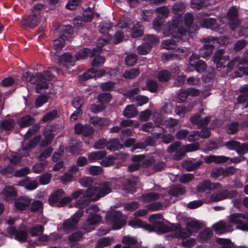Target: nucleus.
Masks as SVG:
<instances>
[{"label": "nucleus", "mask_w": 248, "mask_h": 248, "mask_svg": "<svg viewBox=\"0 0 248 248\" xmlns=\"http://www.w3.org/2000/svg\"><path fill=\"white\" fill-rule=\"evenodd\" d=\"M185 5L182 3H175L173 6V10L175 12L171 22H168L163 28V33L165 36L171 35L174 38H179L185 34L193 21V17L191 14L187 13L185 16L184 25L181 16L183 12Z\"/></svg>", "instance_id": "f257e3e1"}, {"label": "nucleus", "mask_w": 248, "mask_h": 248, "mask_svg": "<svg viewBox=\"0 0 248 248\" xmlns=\"http://www.w3.org/2000/svg\"><path fill=\"white\" fill-rule=\"evenodd\" d=\"M45 77L41 73L37 74L36 76H33L30 73L26 72L23 75V78L32 84H36V91L37 93H39L41 92V89H47L48 87L46 81L52 79V77L48 70L45 72Z\"/></svg>", "instance_id": "f03ea898"}, {"label": "nucleus", "mask_w": 248, "mask_h": 248, "mask_svg": "<svg viewBox=\"0 0 248 248\" xmlns=\"http://www.w3.org/2000/svg\"><path fill=\"white\" fill-rule=\"evenodd\" d=\"M235 67V74L236 77H241L244 74L248 75V51H246L242 58L235 57L228 63V72Z\"/></svg>", "instance_id": "7ed1b4c3"}, {"label": "nucleus", "mask_w": 248, "mask_h": 248, "mask_svg": "<svg viewBox=\"0 0 248 248\" xmlns=\"http://www.w3.org/2000/svg\"><path fill=\"white\" fill-rule=\"evenodd\" d=\"M105 218L107 223L111 226L112 230L120 229L126 224V220L121 211L108 212Z\"/></svg>", "instance_id": "20e7f679"}, {"label": "nucleus", "mask_w": 248, "mask_h": 248, "mask_svg": "<svg viewBox=\"0 0 248 248\" xmlns=\"http://www.w3.org/2000/svg\"><path fill=\"white\" fill-rule=\"evenodd\" d=\"M100 31L103 34V38L98 39L97 43V47L92 50V55H95L101 51V47L107 44L108 42L111 38L108 31L111 28L112 25L110 22H102L99 25Z\"/></svg>", "instance_id": "39448f33"}, {"label": "nucleus", "mask_w": 248, "mask_h": 248, "mask_svg": "<svg viewBox=\"0 0 248 248\" xmlns=\"http://www.w3.org/2000/svg\"><path fill=\"white\" fill-rule=\"evenodd\" d=\"M199 148V145L198 143L190 144L180 148L179 142H177L170 145L167 150L169 153H171L179 149V151L174 156L176 159L179 160L186 153L196 151Z\"/></svg>", "instance_id": "423d86ee"}, {"label": "nucleus", "mask_w": 248, "mask_h": 248, "mask_svg": "<svg viewBox=\"0 0 248 248\" xmlns=\"http://www.w3.org/2000/svg\"><path fill=\"white\" fill-rule=\"evenodd\" d=\"M229 220L232 227L235 225L236 229L248 231V213L232 214L229 216Z\"/></svg>", "instance_id": "0eeeda50"}, {"label": "nucleus", "mask_w": 248, "mask_h": 248, "mask_svg": "<svg viewBox=\"0 0 248 248\" xmlns=\"http://www.w3.org/2000/svg\"><path fill=\"white\" fill-rule=\"evenodd\" d=\"M161 215L159 214H153L149 217V220L154 226V228L151 227L153 229V231L156 229H158V233L159 234L172 232L174 226L171 224H163L161 221Z\"/></svg>", "instance_id": "6e6552de"}, {"label": "nucleus", "mask_w": 248, "mask_h": 248, "mask_svg": "<svg viewBox=\"0 0 248 248\" xmlns=\"http://www.w3.org/2000/svg\"><path fill=\"white\" fill-rule=\"evenodd\" d=\"M85 194L86 200H84L82 203L80 200L78 201L76 204V206L82 208L87 204L88 200L95 201L104 197V194L102 192H99L98 187L96 186L90 187Z\"/></svg>", "instance_id": "1a4fd4ad"}, {"label": "nucleus", "mask_w": 248, "mask_h": 248, "mask_svg": "<svg viewBox=\"0 0 248 248\" xmlns=\"http://www.w3.org/2000/svg\"><path fill=\"white\" fill-rule=\"evenodd\" d=\"M61 31V36L58 39H55L53 43L54 49L58 51L61 50L64 46V38H67L68 36L71 34L72 32V28L71 26H61L60 27Z\"/></svg>", "instance_id": "9d476101"}, {"label": "nucleus", "mask_w": 248, "mask_h": 248, "mask_svg": "<svg viewBox=\"0 0 248 248\" xmlns=\"http://www.w3.org/2000/svg\"><path fill=\"white\" fill-rule=\"evenodd\" d=\"M237 195V192L235 190H225L213 193L210 198L204 199V202L210 203L211 202H218L226 199L233 198Z\"/></svg>", "instance_id": "9b49d317"}, {"label": "nucleus", "mask_w": 248, "mask_h": 248, "mask_svg": "<svg viewBox=\"0 0 248 248\" xmlns=\"http://www.w3.org/2000/svg\"><path fill=\"white\" fill-rule=\"evenodd\" d=\"M209 15L205 13L201 12L197 16V22L202 28L211 29L213 30L217 31L218 25L216 23V20L214 18L205 16Z\"/></svg>", "instance_id": "f8f14e48"}, {"label": "nucleus", "mask_w": 248, "mask_h": 248, "mask_svg": "<svg viewBox=\"0 0 248 248\" xmlns=\"http://www.w3.org/2000/svg\"><path fill=\"white\" fill-rule=\"evenodd\" d=\"M102 217L98 214L92 212L82 225V229L87 232L93 230L102 222Z\"/></svg>", "instance_id": "ddd939ff"}, {"label": "nucleus", "mask_w": 248, "mask_h": 248, "mask_svg": "<svg viewBox=\"0 0 248 248\" xmlns=\"http://www.w3.org/2000/svg\"><path fill=\"white\" fill-rule=\"evenodd\" d=\"M172 234L175 235L176 237L182 240V245L186 247H191L194 246L196 243V240L195 239L191 238L188 239L186 238L189 236L187 235L186 232L182 231L180 229L179 225L174 227V230L171 232Z\"/></svg>", "instance_id": "4468645a"}, {"label": "nucleus", "mask_w": 248, "mask_h": 248, "mask_svg": "<svg viewBox=\"0 0 248 248\" xmlns=\"http://www.w3.org/2000/svg\"><path fill=\"white\" fill-rule=\"evenodd\" d=\"M52 151V149L51 148H48L46 149L44 152L42 153L39 156H38V160L42 162L41 163H36L33 166L32 170L34 172L39 173L44 170L47 164V161L45 160L50 156Z\"/></svg>", "instance_id": "2eb2a0df"}, {"label": "nucleus", "mask_w": 248, "mask_h": 248, "mask_svg": "<svg viewBox=\"0 0 248 248\" xmlns=\"http://www.w3.org/2000/svg\"><path fill=\"white\" fill-rule=\"evenodd\" d=\"M225 145L228 149L235 150L240 155L248 153V143H247L241 144L236 140H231L227 142Z\"/></svg>", "instance_id": "dca6fc26"}, {"label": "nucleus", "mask_w": 248, "mask_h": 248, "mask_svg": "<svg viewBox=\"0 0 248 248\" xmlns=\"http://www.w3.org/2000/svg\"><path fill=\"white\" fill-rule=\"evenodd\" d=\"M7 232L10 237H14L18 241L24 242L27 241L28 234L26 230L22 229H16L12 227L7 228Z\"/></svg>", "instance_id": "f3484780"}, {"label": "nucleus", "mask_w": 248, "mask_h": 248, "mask_svg": "<svg viewBox=\"0 0 248 248\" xmlns=\"http://www.w3.org/2000/svg\"><path fill=\"white\" fill-rule=\"evenodd\" d=\"M217 45H218L217 43H215L211 38L206 39L204 45L199 50L200 56L203 58L210 56L213 52V48L216 47Z\"/></svg>", "instance_id": "a211bd4d"}, {"label": "nucleus", "mask_w": 248, "mask_h": 248, "mask_svg": "<svg viewBox=\"0 0 248 248\" xmlns=\"http://www.w3.org/2000/svg\"><path fill=\"white\" fill-rule=\"evenodd\" d=\"M224 49L218 50L215 53L213 57L214 62L216 63L218 70H221L223 68H226L224 64L229 60L228 55H224Z\"/></svg>", "instance_id": "6ab92c4d"}, {"label": "nucleus", "mask_w": 248, "mask_h": 248, "mask_svg": "<svg viewBox=\"0 0 248 248\" xmlns=\"http://www.w3.org/2000/svg\"><path fill=\"white\" fill-rule=\"evenodd\" d=\"M83 215V211L82 210H78L71 218L63 222V229L68 230L75 228Z\"/></svg>", "instance_id": "aec40b11"}, {"label": "nucleus", "mask_w": 248, "mask_h": 248, "mask_svg": "<svg viewBox=\"0 0 248 248\" xmlns=\"http://www.w3.org/2000/svg\"><path fill=\"white\" fill-rule=\"evenodd\" d=\"M199 56L196 54H193L189 58V65L194 67L197 72L202 73L206 68L205 62L202 60H198Z\"/></svg>", "instance_id": "412c9836"}, {"label": "nucleus", "mask_w": 248, "mask_h": 248, "mask_svg": "<svg viewBox=\"0 0 248 248\" xmlns=\"http://www.w3.org/2000/svg\"><path fill=\"white\" fill-rule=\"evenodd\" d=\"M221 186L218 183H212L208 180H204L200 183L197 187L198 192L213 191L215 189H220Z\"/></svg>", "instance_id": "4be33fe9"}, {"label": "nucleus", "mask_w": 248, "mask_h": 248, "mask_svg": "<svg viewBox=\"0 0 248 248\" xmlns=\"http://www.w3.org/2000/svg\"><path fill=\"white\" fill-rule=\"evenodd\" d=\"M237 14L238 12L235 7H231L228 12L229 25L231 30H235L240 24V21L237 18Z\"/></svg>", "instance_id": "5701e85b"}, {"label": "nucleus", "mask_w": 248, "mask_h": 248, "mask_svg": "<svg viewBox=\"0 0 248 248\" xmlns=\"http://www.w3.org/2000/svg\"><path fill=\"white\" fill-rule=\"evenodd\" d=\"M213 229L217 233H222L233 230L231 224L230 223L229 218L228 222L220 221L213 225Z\"/></svg>", "instance_id": "b1692460"}, {"label": "nucleus", "mask_w": 248, "mask_h": 248, "mask_svg": "<svg viewBox=\"0 0 248 248\" xmlns=\"http://www.w3.org/2000/svg\"><path fill=\"white\" fill-rule=\"evenodd\" d=\"M162 208V205L159 202L149 204L146 209H139L134 213L135 217H141L148 214V211L157 210Z\"/></svg>", "instance_id": "393cba45"}, {"label": "nucleus", "mask_w": 248, "mask_h": 248, "mask_svg": "<svg viewBox=\"0 0 248 248\" xmlns=\"http://www.w3.org/2000/svg\"><path fill=\"white\" fill-rule=\"evenodd\" d=\"M155 119V123L157 124V127H158L160 125H165L166 127L169 128H173L176 125L178 124V121L176 119L170 118L167 120L163 121L162 117L158 116V114L155 113L154 115Z\"/></svg>", "instance_id": "a878e982"}, {"label": "nucleus", "mask_w": 248, "mask_h": 248, "mask_svg": "<svg viewBox=\"0 0 248 248\" xmlns=\"http://www.w3.org/2000/svg\"><path fill=\"white\" fill-rule=\"evenodd\" d=\"M247 127H248V120L244 122L240 126L237 122L230 123L226 126V130L228 134H234L239 129Z\"/></svg>", "instance_id": "bb28decb"}, {"label": "nucleus", "mask_w": 248, "mask_h": 248, "mask_svg": "<svg viewBox=\"0 0 248 248\" xmlns=\"http://www.w3.org/2000/svg\"><path fill=\"white\" fill-rule=\"evenodd\" d=\"M202 223H200L198 220L190 219L186 223V230L183 231L184 232H186L187 233V236H190L193 232L198 231V230L202 227Z\"/></svg>", "instance_id": "cd10ccee"}, {"label": "nucleus", "mask_w": 248, "mask_h": 248, "mask_svg": "<svg viewBox=\"0 0 248 248\" xmlns=\"http://www.w3.org/2000/svg\"><path fill=\"white\" fill-rule=\"evenodd\" d=\"M31 200L28 197H20L15 201V206L19 210H24L30 205Z\"/></svg>", "instance_id": "c85d7f7f"}, {"label": "nucleus", "mask_w": 248, "mask_h": 248, "mask_svg": "<svg viewBox=\"0 0 248 248\" xmlns=\"http://www.w3.org/2000/svg\"><path fill=\"white\" fill-rule=\"evenodd\" d=\"M203 113L197 114L192 116L190 119L191 122L198 127L207 125L210 121L209 117H203Z\"/></svg>", "instance_id": "c756f323"}, {"label": "nucleus", "mask_w": 248, "mask_h": 248, "mask_svg": "<svg viewBox=\"0 0 248 248\" xmlns=\"http://www.w3.org/2000/svg\"><path fill=\"white\" fill-rule=\"evenodd\" d=\"M76 61V57H73L69 53H63L59 58L60 64L63 65L74 66Z\"/></svg>", "instance_id": "7c9ffc66"}, {"label": "nucleus", "mask_w": 248, "mask_h": 248, "mask_svg": "<svg viewBox=\"0 0 248 248\" xmlns=\"http://www.w3.org/2000/svg\"><path fill=\"white\" fill-rule=\"evenodd\" d=\"M210 135V131L208 128H203L201 133L198 131L193 132L188 137L189 141L198 140L200 138H206Z\"/></svg>", "instance_id": "2f4dec72"}, {"label": "nucleus", "mask_w": 248, "mask_h": 248, "mask_svg": "<svg viewBox=\"0 0 248 248\" xmlns=\"http://www.w3.org/2000/svg\"><path fill=\"white\" fill-rule=\"evenodd\" d=\"M128 225L135 229L141 228L150 232L153 231V229L149 225L144 223L141 219L137 217L130 220L128 222Z\"/></svg>", "instance_id": "473e14b6"}, {"label": "nucleus", "mask_w": 248, "mask_h": 248, "mask_svg": "<svg viewBox=\"0 0 248 248\" xmlns=\"http://www.w3.org/2000/svg\"><path fill=\"white\" fill-rule=\"evenodd\" d=\"M229 159L228 157L223 155H210L206 156L204 158V161L206 163H222L227 162Z\"/></svg>", "instance_id": "72a5a7b5"}, {"label": "nucleus", "mask_w": 248, "mask_h": 248, "mask_svg": "<svg viewBox=\"0 0 248 248\" xmlns=\"http://www.w3.org/2000/svg\"><path fill=\"white\" fill-rule=\"evenodd\" d=\"M41 17L38 16L36 15L31 14L26 17L23 20V24L29 27H33L36 26L40 21Z\"/></svg>", "instance_id": "f704fd0d"}, {"label": "nucleus", "mask_w": 248, "mask_h": 248, "mask_svg": "<svg viewBox=\"0 0 248 248\" xmlns=\"http://www.w3.org/2000/svg\"><path fill=\"white\" fill-rule=\"evenodd\" d=\"M75 130L77 134H82L85 136L91 135L93 129L89 125H83L80 124H77L75 126Z\"/></svg>", "instance_id": "c9c22d12"}, {"label": "nucleus", "mask_w": 248, "mask_h": 248, "mask_svg": "<svg viewBox=\"0 0 248 248\" xmlns=\"http://www.w3.org/2000/svg\"><path fill=\"white\" fill-rule=\"evenodd\" d=\"M215 4V1L213 0H207L206 1H202V0H192L190 5L192 8L198 10L201 8L207 7Z\"/></svg>", "instance_id": "e433bc0d"}, {"label": "nucleus", "mask_w": 248, "mask_h": 248, "mask_svg": "<svg viewBox=\"0 0 248 248\" xmlns=\"http://www.w3.org/2000/svg\"><path fill=\"white\" fill-rule=\"evenodd\" d=\"M3 198L6 201H10L16 196V191L13 186H6L2 191Z\"/></svg>", "instance_id": "4c0bfd02"}, {"label": "nucleus", "mask_w": 248, "mask_h": 248, "mask_svg": "<svg viewBox=\"0 0 248 248\" xmlns=\"http://www.w3.org/2000/svg\"><path fill=\"white\" fill-rule=\"evenodd\" d=\"M63 195L64 191L62 189L57 190L49 197L48 200L49 204L52 206H59L60 200Z\"/></svg>", "instance_id": "58836bf2"}, {"label": "nucleus", "mask_w": 248, "mask_h": 248, "mask_svg": "<svg viewBox=\"0 0 248 248\" xmlns=\"http://www.w3.org/2000/svg\"><path fill=\"white\" fill-rule=\"evenodd\" d=\"M123 243L126 246L123 248H140V245L138 243L137 240L130 236H125L123 238Z\"/></svg>", "instance_id": "ea45409f"}, {"label": "nucleus", "mask_w": 248, "mask_h": 248, "mask_svg": "<svg viewBox=\"0 0 248 248\" xmlns=\"http://www.w3.org/2000/svg\"><path fill=\"white\" fill-rule=\"evenodd\" d=\"M144 158L143 155H137L133 157V163H132L128 167V170L130 171H134L137 170L141 166L140 162Z\"/></svg>", "instance_id": "a19ab883"}, {"label": "nucleus", "mask_w": 248, "mask_h": 248, "mask_svg": "<svg viewBox=\"0 0 248 248\" xmlns=\"http://www.w3.org/2000/svg\"><path fill=\"white\" fill-rule=\"evenodd\" d=\"M216 242L220 245H223L221 248H234L235 246L231 242V240L228 239L217 238L216 239ZM238 248H248V247L246 246H240Z\"/></svg>", "instance_id": "79ce46f5"}, {"label": "nucleus", "mask_w": 248, "mask_h": 248, "mask_svg": "<svg viewBox=\"0 0 248 248\" xmlns=\"http://www.w3.org/2000/svg\"><path fill=\"white\" fill-rule=\"evenodd\" d=\"M138 111L136 108L133 105L127 106L123 111V115L127 118H133L138 114Z\"/></svg>", "instance_id": "37998d69"}, {"label": "nucleus", "mask_w": 248, "mask_h": 248, "mask_svg": "<svg viewBox=\"0 0 248 248\" xmlns=\"http://www.w3.org/2000/svg\"><path fill=\"white\" fill-rule=\"evenodd\" d=\"M20 185L24 186L28 190H33L37 187L38 183L36 181H30L29 178L28 177L23 180Z\"/></svg>", "instance_id": "c03bdc74"}, {"label": "nucleus", "mask_w": 248, "mask_h": 248, "mask_svg": "<svg viewBox=\"0 0 248 248\" xmlns=\"http://www.w3.org/2000/svg\"><path fill=\"white\" fill-rule=\"evenodd\" d=\"M186 192L185 188L182 186H177L171 187L169 190V194L172 196L179 198Z\"/></svg>", "instance_id": "a18cd8bd"}, {"label": "nucleus", "mask_w": 248, "mask_h": 248, "mask_svg": "<svg viewBox=\"0 0 248 248\" xmlns=\"http://www.w3.org/2000/svg\"><path fill=\"white\" fill-rule=\"evenodd\" d=\"M106 155V153L103 151L92 152L88 155V159L89 162H93L102 159Z\"/></svg>", "instance_id": "49530a36"}, {"label": "nucleus", "mask_w": 248, "mask_h": 248, "mask_svg": "<svg viewBox=\"0 0 248 248\" xmlns=\"http://www.w3.org/2000/svg\"><path fill=\"white\" fill-rule=\"evenodd\" d=\"M193 108V105L189 104L187 107H186L183 106H178L176 107L175 110V112L179 117H184V115L188 112L191 111Z\"/></svg>", "instance_id": "de8ad7c7"}, {"label": "nucleus", "mask_w": 248, "mask_h": 248, "mask_svg": "<svg viewBox=\"0 0 248 248\" xmlns=\"http://www.w3.org/2000/svg\"><path fill=\"white\" fill-rule=\"evenodd\" d=\"M212 235V232L209 228H206L202 231L198 235V239L201 242L208 240Z\"/></svg>", "instance_id": "09e8293b"}, {"label": "nucleus", "mask_w": 248, "mask_h": 248, "mask_svg": "<svg viewBox=\"0 0 248 248\" xmlns=\"http://www.w3.org/2000/svg\"><path fill=\"white\" fill-rule=\"evenodd\" d=\"M143 33V27L139 23H137L133 27L132 31H131V35L132 37H138L140 36Z\"/></svg>", "instance_id": "8fccbe9b"}, {"label": "nucleus", "mask_w": 248, "mask_h": 248, "mask_svg": "<svg viewBox=\"0 0 248 248\" xmlns=\"http://www.w3.org/2000/svg\"><path fill=\"white\" fill-rule=\"evenodd\" d=\"M90 122L95 126H103L108 124V121L107 119H102L97 116L91 118Z\"/></svg>", "instance_id": "3c124183"}, {"label": "nucleus", "mask_w": 248, "mask_h": 248, "mask_svg": "<svg viewBox=\"0 0 248 248\" xmlns=\"http://www.w3.org/2000/svg\"><path fill=\"white\" fill-rule=\"evenodd\" d=\"M159 198V195L156 193H149L142 196V201L145 203L152 202Z\"/></svg>", "instance_id": "603ef678"}, {"label": "nucleus", "mask_w": 248, "mask_h": 248, "mask_svg": "<svg viewBox=\"0 0 248 248\" xmlns=\"http://www.w3.org/2000/svg\"><path fill=\"white\" fill-rule=\"evenodd\" d=\"M89 54H90V56H94V55H92V51L87 48H85L80 50L77 55H76V61L85 58Z\"/></svg>", "instance_id": "864d4df0"}, {"label": "nucleus", "mask_w": 248, "mask_h": 248, "mask_svg": "<svg viewBox=\"0 0 248 248\" xmlns=\"http://www.w3.org/2000/svg\"><path fill=\"white\" fill-rule=\"evenodd\" d=\"M34 122L33 119L30 116H27L19 119L18 123L21 127L28 126Z\"/></svg>", "instance_id": "5fc2aeb1"}, {"label": "nucleus", "mask_w": 248, "mask_h": 248, "mask_svg": "<svg viewBox=\"0 0 248 248\" xmlns=\"http://www.w3.org/2000/svg\"><path fill=\"white\" fill-rule=\"evenodd\" d=\"M140 74L139 70L133 68L129 70H126L124 74V77L125 78L133 79L137 77Z\"/></svg>", "instance_id": "6e6d98bb"}, {"label": "nucleus", "mask_w": 248, "mask_h": 248, "mask_svg": "<svg viewBox=\"0 0 248 248\" xmlns=\"http://www.w3.org/2000/svg\"><path fill=\"white\" fill-rule=\"evenodd\" d=\"M122 146L119 143L118 140L113 139L107 143V148L109 150H116L122 148Z\"/></svg>", "instance_id": "4d7b16f0"}, {"label": "nucleus", "mask_w": 248, "mask_h": 248, "mask_svg": "<svg viewBox=\"0 0 248 248\" xmlns=\"http://www.w3.org/2000/svg\"><path fill=\"white\" fill-rule=\"evenodd\" d=\"M111 95L108 93H100L98 96V103L104 105L108 103L111 100Z\"/></svg>", "instance_id": "13d9d810"}, {"label": "nucleus", "mask_w": 248, "mask_h": 248, "mask_svg": "<svg viewBox=\"0 0 248 248\" xmlns=\"http://www.w3.org/2000/svg\"><path fill=\"white\" fill-rule=\"evenodd\" d=\"M44 231V228L42 225H36L30 229V232L32 236H36L41 235Z\"/></svg>", "instance_id": "bf43d9fd"}, {"label": "nucleus", "mask_w": 248, "mask_h": 248, "mask_svg": "<svg viewBox=\"0 0 248 248\" xmlns=\"http://www.w3.org/2000/svg\"><path fill=\"white\" fill-rule=\"evenodd\" d=\"M171 77V74L167 70H162L159 72L157 78L159 81H167Z\"/></svg>", "instance_id": "052dcab7"}, {"label": "nucleus", "mask_w": 248, "mask_h": 248, "mask_svg": "<svg viewBox=\"0 0 248 248\" xmlns=\"http://www.w3.org/2000/svg\"><path fill=\"white\" fill-rule=\"evenodd\" d=\"M71 198L72 199L80 198L79 200H80L81 203H82L84 200H86V194L83 190L80 189L72 193Z\"/></svg>", "instance_id": "680f3d73"}, {"label": "nucleus", "mask_w": 248, "mask_h": 248, "mask_svg": "<svg viewBox=\"0 0 248 248\" xmlns=\"http://www.w3.org/2000/svg\"><path fill=\"white\" fill-rule=\"evenodd\" d=\"M145 40L146 42L145 43L147 44L148 46H151V47L153 46L158 44L159 42L158 38L153 35H149L147 36L145 38Z\"/></svg>", "instance_id": "e2e57ef3"}, {"label": "nucleus", "mask_w": 248, "mask_h": 248, "mask_svg": "<svg viewBox=\"0 0 248 248\" xmlns=\"http://www.w3.org/2000/svg\"><path fill=\"white\" fill-rule=\"evenodd\" d=\"M140 123L138 121H135L131 120H124L120 124L121 127H127L133 126L135 128L138 127Z\"/></svg>", "instance_id": "0e129e2a"}, {"label": "nucleus", "mask_w": 248, "mask_h": 248, "mask_svg": "<svg viewBox=\"0 0 248 248\" xmlns=\"http://www.w3.org/2000/svg\"><path fill=\"white\" fill-rule=\"evenodd\" d=\"M98 188L99 192H102L104 194V196L110 193L111 190V187L108 183L101 184Z\"/></svg>", "instance_id": "69168bd1"}, {"label": "nucleus", "mask_w": 248, "mask_h": 248, "mask_svg": "<svg viewBox=\"0 0 248 248\" xmlns=\"http://www.w3.org/2000/svg\"><path fill=\"white\" fill-rule=\"evenodd\" d=\"M15 123L13 120H4L0 124V128L5 130H11L13 128Z\"/></svg>", "instance_id": "338daca9"}, {"label": "nucleus", "mask_w": 248, "mask_h": 248, "mask_svg": "<svg viewBox=\"0 0 248 248\" xmlns=\"http://www.w3.org/2000/svg\"><path fill=\"white\" fill-rule=\"evenodd\" d=\"M157 16L159 18L166 17L168 16L169 11L166 7H161L156 9Z\"/></svg>", "instance_id": "774afa93"}]
</instances>
